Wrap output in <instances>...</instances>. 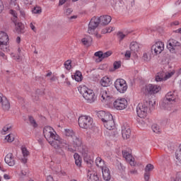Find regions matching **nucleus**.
I'll use <instances>...</instances> for the list:
<instances>
[{"mask_svg": "<svg viewBox=\"0 0 181 181\" xmlns=\"http://www.w3.org/2000/svg\"><path fill=\"white\" fill-rule=\"evenodd\" d=\"M153 104H155V102H152V100H144L143 103H139L136 107L138 117H139V118L146 117L149 110L153 108Z\"/></svg>", "mask_w": 181, "mask_h": 181, "instance_id": "obj_1", "label": "nucleus"}, {"mask_svg": "<svg viewBox=\"0 0 181 181\" xmlns=\"http://www.w3.org/2000/svg\"><path fill=\"white\" fill-rule=\"evenodd\" d=\"M80 93L83 95V98L88 101V103H94L95 100H97V97H95V94L94 93V90L86 87L83 86L79 90Z\"/></svg>", "mask_w": 181, "mask_h": 181, "instance_id": "obj_2", "label": "nucleus"}, {"mask_svg": "<svg viewBox=\"0 0 181 181\" xmlns=\"http://www.w3.org/2000/svg\"><path fill=\"white\" fill-rule=\"evenodd\" d=\"M93 118L87 115L81 116L78 119L80 128L83 129H91L93 128Z\"/></svg>", "mask_w": 181, "mask_h": 181, "instance_id": "obj_3", "label": "nucleus"}, {"mask_svg": "<svg viewBox=\"0 0 181 181\" xmlns=\"http://www.w3.org/2000/svg\"><path fill=\"white\" fill-rule=\"evenodd\" d=\"M47 142L54 148V149H59L60 148V145H69V142L67 141L60 138L59 135L56 134L54 137L47 140Z\"/></svg>", "mask_w": 181, "mask_h": 181, "instance_id": "obj_4", "label": "nucleus"}, {"mask_svg": "<svg viewBox=\"0 0 181 181\" xmlns=\"http://www.w3.org/2000/svg\"><path fill=\"white\" fill-rule=\"evenodd\" d=\"M72 145L74 148L78 149L79 152L82 153V155H87V148H84L83 146V141L81 140V138L80 136H74V137L72 139Z\"/></svg>", "mask_w": 181, "mask_h": 181, "instance_id": "obj_5", "label": "nucleus"}, {"mask_svg": "<svg viewBox=\"0 0 181 181\" xmlns=\"http://www.w3.org/2000/svg\"><path fill=\"white\" fill-rule=\"evenodd\" d=\"M117 91L121 94H124L127 90H128V84L127 81L122 78L117 79L114 84Z\"/></svg>", "mask_w": 181, "mask_h": 181, "instance_id": "obj_6", "label": "nucleus"}, {"mask_svg": "<svg viewBox=\"0 0 181 181\" xmlns=\"http://www.w3.org/2000/svg\"><path fill=\"white\" fill-rule=\"evenodd\" d=\"M176 100V95H175V92H168L163 100L161 106L163 107L165 110H170V107H169V103H173Z\"/></svg>", "mask_w": 181, "mask_h": 181, "instance_id": "obj_7", "label": "nucleus"}, {"mask_svg": "<svg viewBox=\"0 0 181 181\" xmlns=\"http://www.w3.org/2000/svg\"><path fill=\"white\" fill-rule=\"evenodd\" d=\"M160 90H162V88L160 86L148 84L145 86L144 94L145 95H154V94L159 93Z\"/></svg>", "mask_w": 181, "mask_h": 181, "instance_id": "obj_8", "label": "nucleus"}, {"mask_svg": "<svg viewBox=\"0 0 181 181\" xmlns=\"http://www.w3.org/2000/svg\"><path fill=\"white\" fill-rule=\"evenodd\" d=\"M100 21L98 20V17L93 16L88 24V33L89 35H93L95 30L98 28L100 25Z\"/></svg>", "mask_w": 181, "mask_h": 181, "instance_id": "obj_9", "label": "nucleus"}, {"mask_svg": "<svg viewBox=\"0 0 181 181\" xmlns=\"http://www.w3.org/2000/svg\"><path fill=\"white\" fill-rule=\"evenodd\" d=\"M128 105V101L125 98L117 99L113 103V107L115 110H118L121 111L122 110H125V107Z\"/></svg>", "mask_w": 181, "mask_h": 181, "instance_id": "obj_10", "label": "nucleus"}, {"mask_svg": "<svg viewBox=\"0 0 181 181\" xmlns=\"http://www.w3.org/2000/svg\"><path fill=\"white\" fill-rule=\"evenodd\" d=\"M165 49V44H163V42L158 41L156 42L151 47V52L152 53H154L156 54H160Z\"/></svg>", "mask_w": 181, "mask_h": 181, "instance_id": "obj_11", "label": "nucleus"}, {"mask_svg": "<svg viewBox=\"0 0 181 181\" xmlns=\"http://www.w3.org/2000/svg\"><path fill=\"white\" fill-rule=\"evenodd\" d=\"M53 128L50 126H46L43 129V134L45 139L49 141V139H52V138L56 136V134L53 133Z\"/></svg>", "mask_w": 181, "mask_h": 181, "instance_id": "obj_12", "label": "nucleus"}, {"mask_svg": "<svg viewBox=\"0 0 181 181\" xmlns=\"http://www.w3.org/2000/svg\"><path fill=\"white\" fill-rule=\"evenodd\" d=\"M99 97H100L102 103L109 101L111 97L110 96V90H108V88H101Z\"/></svg>", "mask_w": 181, "mask_h": 181, "instance_id": "obj_13", "label": "nucleus"}, {"mask_svg": "<svg viewBox=\"0 0 181 181\" xmlns=\"http://www.w3.org/2000/svg\"><path fill=\"white\" fill-rule=\"evenodd\" d=\"M176 46H180V42L176 41V40L174 39H170L167 44V49L170 50V52H175V47Z\"/></svg>", "mask_w": 181, "mask_h": 181, "instance_id": "obj_14", "label": "nucleus"}, {"mask_svg": "<svg viewBox=\"0 0 181 181\" xmlns=\"http://www.w3.org/2000/svg\"><path fill=\"white\" fill-rule=\"evenodd\" d=\"M98 19L100 23V25H103V26H107L111 22V20L112 19L111 16L108 15L105 16H101L100 17H98Z\"/></svg>", "mask_w": 181, "mask_h": 181, "instance_id": "obj_15", "label": "nucleus"}, {"mask_svg": "<svg viewBox=\"0 0 181 181\" xmlns=\"http://www.w3.org/2000/svg\"><path fill=\"white\" fill-rule=\"evenodd\" d=\"M5 163L8 165V166H15V157L11 153H8L4 158Z\"/></svg>", "mask_w": 181, "mask_h": 181, "instance_id": "obj_16", "label": "nucleus"}, {"mask_svg": "<svg viewBox=\"0 0 181 181\" xmlns=\"http://www.w3.org/2000/svg\"><path fill=\"white\" fill-rule=\"evenodd\" d=\"M9 42L8 34L4 31H0V45H7Z\"/></svg>", "mask_w": 181, "mask_h": 181, "instance_id": "obj_17", "label": "nucleus"}, {"mask_svg": "<svg viewBox=\"0 0 181 181\" xmlns=\"http://www.w3.org/2000/svg\"><path fill=\"white\" fill-rule=\"evenodd\" d=\"M122 138L124 139H129L131 137V129L129 127H122Z\"/></svg>", "mask_w": 181, "mask_h": 181, "instance_id": "obj_18", "label": "nucleus"}, {"mask_svg": "<svg viewBox=\"0 0 181 181\" xmlns=\"http://www.w3.org/2000/svg\"><path fill=\"white\" fill-rule=\"evenodd\" d=\"M88 181H100L98 174H97V173H95V171H88Z\"/></svg>", "mask_w": 181, "mask_h": 181, "instance_id": "obj_19", "label": "nucleus"}, {"mask_svg": "<svg viewBox=\"0 0 181 181\" xmlns=\"http://www.w3.org/2000/svg\"><path fill=\"white\" fill-rule=\"evenodd\" d=\"M102 173L104 180L110 181L111 180V174L110 172V169L107 167L102 169Z\"/></svg>", "mask_w": 181, "mask_h": 181, "instance_id": "obj_20", "label": "nucleus"}, {"mask_svg": "<svg viewBox=\"0 0 181 181\" xmlns=\"http://www.w3.org/2000/svg\"><path fill=\"white\" fill-rule=\"evenodd\" d=\"M14 25H16V30L17 33H25V25L23 23L16 21Z\"/></svg>", "mask_w": 181, "mask_h": 181, "instance_id": "obj_21", "label": "nucleus"}, {"mask_svg": "<svg viewBox=\"0 0 181 181\" xmlns=\"http://www.w3.org/2000/svg\"><path fill=\"white\" fill-rule=\"evenodd\" d=\"M100 83L103 87H109V86H111V78L107 76H104L101 78Z\"/></svg>", "mask_w": 181, "mask_h": 181, "instance_id": "obj_22", "label": "nucleus"}, {"mask_svg": "<svg viewBox=\"0 0 181 181\" xmlns=\"http://www.w3.org/2000/svg\"><path fill=\"white\" fill-rule=\"evenodd\" d=\"M1 107L4 111H9V108H11V103H9V101L6 97H3Z\"/></svg>", "mask_w": 181, "mask_h": 181, "instance_id": "obj_23", "label": "nucleus"}, {"mask_svg": "<svg viewBox=\"0 0 181 181\" xmlns=\"http://www.w3.org/2000/svg\"><path fill=\"white\" fill-rule=\"evenodd\" d=\"M104 127H106V129H109V131H112L115 128V122H114V119L110 120L109 122H106V123H103Z\"/></svg>", "mask_w": 181, "mask_h": 181, "instance_id": "obj_24", "label": "nucleus"}, {"mask_svg": "<svg viewBox=\"0 0 181 181\" xmlns=\"http://www.w3.org/2000/svg\"><path fill=\"white\" fill-rule=\"evenodd\" d=\"M81 42L84 46H91V43H93V38L91 36H86V37L81 40Z\"/></svg>", "mask_w": 181, "mask_h": 181, "instance_id": "obj_25", "label": "nucleus"}, {"mask_svg": "<svg viewBox=\"0 0 181 181\" xmlns=\"http://www.w3.org/2000/svg\"><path fill=\"white\" fill-rule=\"evenodd\" d=\"M72 78H74L76 81L80 83V81L83 80V74L80 71H76L75 74L74 76L72 75Z\"/></svg>", "mask_w": 181, "mask_h": 181, "instance_id": "obj_26", "label": "nucleus"}, {"mask_svg": "<svg viewBox=\"0 0 181 181\" xmlns=\"http://www.w3.org/2000/svg\"><path fill=\"white\" fill-rule=\"evenodd\" d=\"M130 50L134 53H136V52H138V50H139V45L138 44V42H131Z\"/></svg>", "mask_w": 181, "mask_h": 181, "instance_id": "obj_27", "label": "nucleus"}, {"mask_svg": "<svg viewBox=\"0 0 181 181\" xmlns=\"http://www.w3.org/2000/svg\"><path fill=\"white\" fill-rule=\"evenodd\" d=\"M64 132H65L66 136H69L72 139H74V136H76V133H74V131H73V129H66L64 130Z\"/></svg>", "mask_w": 181, "mask_h": 181, "instance_id": "obj_28", "label": "nucleus"}, {"mask_svg": "<svg viewBox=\"0 0 181 181\" xmlns=\"http://www.w3.org/2000/svg\"><path fill=\"white\" fill-rule=\"evenodd\" d=\"M112 119H114L112 115H111L110 112H107L105 118H103V120H102V122H103V124H105L106 122H108Z\"/></svg>", "mask_w": 181, "mask_h": 181, "instance_id": "obj_29", "label": "nucleus"}, {"mask_svg": "<svg viewBox=\"0 0 181 181\" xmlns=\"http://www.w3.org/2000/svg\"><path fill=\"white\" fill-rule=\"evenodd\" d=\"M10 13L13 16V18H11L12 22L16 23V22H18V13H16L15 10H10Z\"/></svg>", "mask_w": 181, "mask_h": 181, "instance_id": "obj_30", "label": "nucleus"}, {"mask_svg": "<svg viewBox=\"0 0 181 181\" xmlns=\"http://www.w3.org/2000/svg\"><path fill=\"white\" fill-rule=\"evenodd\" d=\"M84 160L88 166V168H93V165L94 164V161L89 157H85Z\"/></svg>", "mask_w": 181, "mask_h": 181, "instance_id": "obj_31", "label": "nucleus"}, {"mask_svg": "<svg viewBox=\"0 0 181 181\" xmlns=\"http://www.w3.org/2000/svg\"><path fill=\"white\" fill-rule=\"evenodd\" d=\"M95 163L98 168H103V166L104 165V160H103L101 158L98 157L95 160Z\"/></svg>", "mask_w": 181, "mask_h": 181, "instance_id": "obj_32", "label": "nucleus"}, {"mask_svg": "<svg viewBox=\"0 0 181 181\" xmlns=\"http://www.w3.org/2000/svg\"><path fill=\"white\" fill-rule=\"evenodd\" d=\"M106 114L107 112L105 111L100 110L97 112V116L100 118V119H101V121H103L105 117Z\"/></svg>", "mask_w": 181, "mask_h": 181, "instance_id": "obj_33", "label": "nucleus"}, {"mask_svg": "<svg viewBox=\"0 0 181 181\" xmlns=\"http://www.w3.org/2000/svg\"><path fill=\"white\" fill-rule=\"evenodd\" d=\"M122 156L125 158L126 160H129L132 156L127 151H122Z\"/></svg>", "mask_w": 181, "mask_h": 181, "instance_id": "obj_34", "label": "nucleus"}, {"mask_svg": "<svg viewBox=\"0 0 181 181\" xmlns=\"http://www.w3.org/2000/svg\"><path fill=\"white\" fill-rule=\"evenodd\" d=\"M5 139L8 142H13L15 141V136H13V134H9L6 136Z\"/></svg>", "mask_w": 181, "mask_h": 181, "instance_id": "obj_35", "label": "nucleus"}, {"mask_svg": "<svg viewBox=\"0 0 181 181\" xmlns=\"http://www.w3.org/2000/svg\"><path fill=\"white\" fill-rule=\"evenodd\" d=\"M153 165L152 164H148L146 168H145V172L146 173H151V172H152V170H153Z\"/></svg>", "mask_w": 181, "mask_h": 181, "instance_id": "obj_36", "label": "nucleus"}, {"mask_svg": "<svg viewBox=\"0 0 181 181\" xmlns=\"http://www.w3.org/2000/svg\"><path fill=\"white\" fill-rule=\"evenodd\" d=\"M171 181H181V172L177 173L175 177H171Z\"/></svg>", "mask_w": 181, "mask_h": 181, "instance_id": "obj_37", "label": "nucleus"}, {"mask_svg": "<svg viewBox=\"0 0 181 181\" xmlns=\"http://www.w3.org/2000/svg\"><path fill=\"white\" fill-rule=\"evenodd\" d=\"M151 129L156 134H159V132H160V129L158 124H153Z\"/></svg>", "mask_w": 181, "mask_h": 181, "instance_id": "obj_38", "label": "nucleus"}, {"mask_svg": "<svg viewBox=\"0 0 181 181\" xmlns=\"http://www.w3.org/2000/svg\"><path fill=\"white\" fill-rule=\"evenodd\" d=\"M22 153L23 157H27L29 156V151H28V148L26 147H22L21 148Z\"/></svg>", "mask_w": 181, "mask_h": 181, "instance_id": "obj_39", "label": "nucleus"}, {"mask_svg": "<svg viewBox=\"0 0 181 181\" xmlns=\"http://www.w3.org/2000/svg\"><path fill=\"white\" fill-rule=\"evenodd\" d=\"M29 121H30L31 125H33V127H34V128H37V123H36V120H35V119H33V117L30 116Z\"/></svg>", "mask_w": 181, "mask_h": 181, "instance_id": "obj_40", "label": "nucleus"}, {"mask_svg": "<svg viewBox=\"0 0 181 181\" xmlns=\"http://www.w3.org/2000/svg\"><path fill=\"white\" fill-rule=\"evenodd\" d=\"M65 69L66 70H70L71 69V60L68 59L65 63H64Z\"/></svg>", "mask_w": 181, "mask_h": 181, "instance_id": "obj_41", "label": "nucleus"}, {"mask_svg": "<svg viewBox=\"0 0 181 181\" xmlns=\"http://www.w3.org/2000/svg\"><path fill=\"white\" fill-rule=\"evenodd\" d=\"M111 54H112V52H111V51H107L105 53L103 52L102 60L103 59H107V57H110V56H111Z\"/></svg>", "mask_w": 181, "mask_h": 181, "instance_id": "obj_42", "label": "nucleus"}, {"mask_svg": "<svg viewBox=\"0 0 181 181\" xmlns=\"http://www.w3.org/2000/svg\"><path fill=\"white\" fill-rule=\"evenodd\" d=\"M33 13H42V8L39 6L34 7L33 9Z\"/></svg>", "mask_w": 181, "mask_h": 181, "instance_id": "obj_43", "label": "nucleus"}, {"mask_svg": "<svg viewBox=\"0 0 181 181\" xmlns=\"http://www.w3.org/2000/svg\"><path fill=\"white\" fill-rule=\"evenodd\" d=\"M113 67L115 70H117L121 67V61L115 62L113 64Z\"/></svg>", "mask_w": 181, "mask_h": 181, "instance_id": "obj_44", "label": "nucleus"}, {"mask_svg": "<svg viewBox=\"0 0 181 181\" xmlns=\"http://www.w3.org/2000/svg\"><path fill=\"white\" fill-rule=\"evenodd\" d=\"M94 55L95 56V57H98L99 59H100V62L103 60V51L96 52Z\"/></svg>", "mask_w": 181, "mask_h": 181, "instance_id": "obj_45", "label": "nucleus"}, {"mask_svg": "<svg viewBox=\"0 0 181 181\" xmlns=\"http://www.w3.org/2000/svg\"><path fill=\"white\" fill-rule=\"evenodd\" d=\"M0 49L3 52H8V44H0Z\"/></svg>", "mask_w": 181, "mask_h": 181, "instance_id": "obj_46", "label": "nucleus"}, {"mask_svg": "<svg viewBox=\"0 0 181 181\" xmlns=\"http://www.w3.org/2000/svg\"><path fill=\"white\" fill-rule=\"evenodd\" d=\"M117 168L121 172H125V166L122 163H117Z\"/></svg>", "mask_w": 181, "mask_h": 181, "instance_id": "obj_47", "label": "nucleus"}, {"mask_svg": "<svg viewBox=\"0 0 181 181\" xmlns=\"http://www.w3.org/2000/svg\"><path fill=\"white\" fill-rule=\"evenodd\" d=\"M173 74H175V72H173V71L168 72V74H165V75L164 76V80H168V78H170V77H172V76H173Z\"/></svg>", "mask_w": 181, "mask_h": 181, "instance_id": "obj_48", "label": "nucleus"}, {"mask_svg": "<svg viewBox=\"0 0 181 181\" xmlns=\"http://www.w3.org/2000/svg\"><path fill=\"white\" fill-rule=\"evenodd\" d=\"M142 59L144 62H149L151 60V57L148 56V54L144 53L143 54Z\"/></svg>", "mask_w": 181, "mask_h": 181, "instance_id": "obj_49", "label": "nucleus"}, {"mask_svg": "<svg viewBox=\"0 0 181 181\" xmlns=\"http://www.w3.org/2000/svg\"><path fill=\"white\" fill-rule=\"evenodd\" d=\"M117 36L121 42V40H124V39L125 38V35L124 33H122V32H119L117 33Z\"/></svg>", "mask_w": 181, "mask_h": 181, "instance_id": "obj_50", "label": "nucleus"}, {"mask_svg": "<svg viewBox=\"0 0 181 181\" xmlns=\"http://www.w3.org/2000/svg\"><path fill=\"white\" fill-rule=\"evenodd\" d=\"M55 149H57L56 152L58 155H62V156H64V151L61 148V147Z\"/></svg>", "mask_w": 181, "mask_h": 181, "instance_id": "obj_51", "label": "nucleus"}, {"mask_svg": "<svg viewBox=\"0 0 181 181\" xmlns=\"http://www.w3.org/2000/svg\"><path fill=\"white\" fill-rule=\"evenodd\" d=\"M127 160H128V162H129V164L131 166H136V163L135 162V160H134L132 159V157L130 158V159Z\"/></svg>", "mask_w": 181, "mask_h": 181, "instance_id": "obj_52", "label": "nucleus"}, {"mask_svg": "<svg viewBox=\"0 0 181 181\" xmlns=\"http://www.w3.org/2000/svg\"><path fill=\"white\" fill-rule=\"evenodd\" d=\"M113 29H114V28H112L111 30H109L108 28H106L102 30V33H103V34L111 33V32H112Z\"/></svg>", "mask_w": 181, "mask_h": 181, "instance_id": "obj_53", "label": "nucleus"}, {"mask_svg": "<svg viewBox=\"0 0 181 181\" xmlns=\"http://www.w3.org/2000/svg\"><path fill=\"white\" fill-rule=\"evenodd\" d=\"M150 176H151V173H146V172H145V173H144V180H145L146 181H149V177H150Z\"/></svg>", "mask_w": 181, "mask_h": 181, "instance_id": "obj_54", "label": "nucleus"}, {"mask_svg": "<svg viewBox=\"0 0 181 181\" xmlns=\"http://www.w3.org/2000/svg\"><path fill=\"white\" fill-rule=\"evenodd\" d=\"M128 175H138V170H131L129 173Z\"/></svg>", "mask_w": 181, "mask_h": 181, "instance_id": "obj_55", "label": "nucleus"}, {"mask_svg": "<svg viewBox=\"0 0 181 181\" xmlns=\"http://www.w3.org/2000/svg\"><path fill=\"white\" fill-rule=\"evenodd\" d=\"M158 76H160L163 80H165V72L163 71H160L157 74Z\"/></svg>", "mask_w": 181, "mask_h": 181, "instance_id": "obj_56", "label": "nucleus"}, {"mask_svg": "<svg viewBox=\"0 0 181 181\" xmlns=\"http://www.w3.org/2000/svg\"><path fill=\"white\" fill-rule=\"evenodd\" d=\"M74 158L75 160H78L81 159V157H80V155H78V153H74Z\"/></svg>", "mask_w": 181, "mask_h": 181, "instance_id": "obj_57", "label": "nucleus"}, {"mask_svg": "<svg viewBox=\"0 0 181 181\" xmlns=\"http://www.w3.org/2000/svg\"><path fill=\"white\" fill-rule=\"evenodd\" d=\"M11 128H12V127H11L9 125H6L3 128V131H4V132H6L7 131H9V129H11Z\"/></svg>", "mask_w": 181, "mask_h": 181, "instance_id": "obj_58", "label": "nucleus"}, {"mask_svg": "<svg viewBox=\"0 0 181 181\" xmlns=\"http://www.w3.org/2000/svg\"><path fill=\"white\" fill-rule=\"evenodd\" d=\"M71 12H73V9L67 8L65 12V15H66V16H69V15H70L71 13Z\"/></svg>", "mask_w": 181, "mask_h": 181, "instance_id": "obj_59", "label": "nucleus"}, {"mask_svg": "<svg viewBox=\"0 0 181 181\" xmlns=\"http://www.w3.org/2000/svg\"><path fill=\"white\" fill-rule=\"evenodd\" d=\"M156 81H163V79L157 74V75L156 76Z\"/></svg>", "mask_w": 181, "mask_h": 181, "instance_id": "obj_60", "label": "nucleus"}, {"mask_svg": "<svg viewBox=\"0 0 181 181\" xmlns=\"http://www.w3.org/2000/svg\"><path fill=\"white\" fill-rule=\"evenodd\" d=\"M75 163L76 166H81V158H80L79 160H76Z\"/></svg>", "mask_w": 181, "mask_h": 181, "instance_id": "obj_61", "label": "nucleus"}, {"mask_svg": "<svg viewBox=\"0 0 181 181\" xmlns=\"http://www.w3.org/2000/svg\"><path fill=\"white\" fill-rule=\"evenodd\" d=\"M37 141L40 144V145H41V146H43L45 145V144L43 143V139L40 138L38 139Z\"/></svg>", "mask_w": 181, "mask_h": 181, "instance_id": "obj_62", "label": "nucleus"}, {"mask_svg": "<svg viewBox=\"0 0 181 181\" xmlns=\"http://www.w3.org/2000/svg\"><path fill=\"white\" fill-rule=\"evenodd\" d=\"M125 57H131V51H127L125 53Z\"/></svg>", "mask_w": 181, "mask_h": 181, "instance_id": "obj_63", "label": "nucleus"}, {"mask_svg": "<svg viewBox=\"0 0 181 181\" xmlns=\"http://www.w3.org/2000/svg\"><path fill=\"white\" fill-rule=\"evenodd\" d=\"M22 163H26L28 162V157H23V158L21 159Z\"/></svg>", "mask_w": 181, "mask_h": 181, "instance_id": "obj_64", "label": "nucleus"}]
</instances>
